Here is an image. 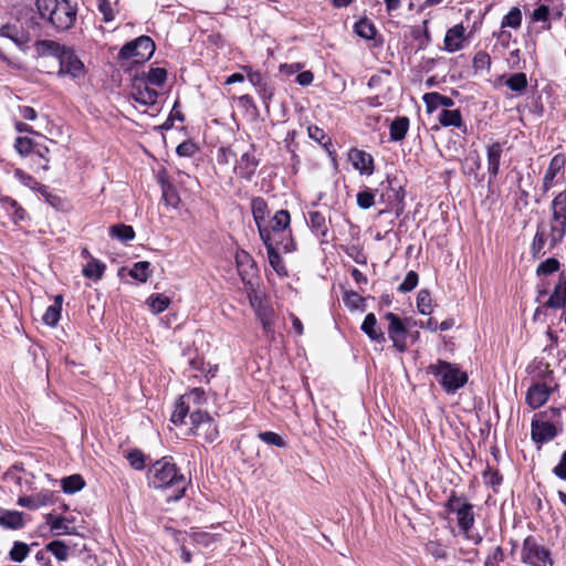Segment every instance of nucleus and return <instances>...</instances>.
Instances as JSON below:
<instances>
[{
	"mask_svg": "<svg viewBox=\"0 0 566 566\" xmlns=\"http://www.w3.org/2000/svg\"><path fill=\"white\" fill-rule=\"evenodd\" d=\"M549 219L537 224V230L531 244L534 258L545 254L544 248L548 243L549 250L556 248L566 234V191L558 192L549 205Z\"/></svg>",
	"mask_w": 566,
	"mask_h": 566,
	"instance_id": "f257e3e1",
	"label": "nucleus"
},
{
	"mask_svg": "<svg viewBox=\"0 0 566 566\" xmlns=\"http://www.w3.org/2000/svg\"><path fill=\"white\" fill-rule=\"evenodd\" d=\"M38 54L43 59L53 57L59 63L57 76H70L75 80L85 74L84 63L78 59L73 49L60 45L54 41L42 40L35 43Z\"/></svg>",
	"mask_w": 566,
	"mask_h": 566,
	"instance_id": "f03ea898",
	"label": "nucleus"
},
{
	"mask_svg": "<svg viewBox=\"0 0 566 566\" xmlns=\"http://www.w3.org/2000/svg\"><path fill=\"white\" fill-rule=\"evenodd\" d=\"M149 484L155 489L172 488L175 494L171 500L178 501L185 495L187 488L186 478L178 472L175 463L167 458L156 461L148 471Z\"/></svg>",
	"mask_w": 566,
	"mask_h": 566,
	"instance_id": "7ed1b4c3",
	"label": "nucleus"
},
{
	"mask_svg": "<svg viewBox=\"0 0 566 566\" xmlns=\"http://www.w3.org/2000/svg\"><path fill=\"white\" fill-rule=\"evenodd\" d=\"M38 10L57 30L70 29L76 20V7L71 0H36Z\"/></svg>",
	"mask_w": 566,
	"mask_h": 566,
	"instance_id": "20e7f679",
	"label": "nucleus"
},
{
	"mask_svg": "<svg viewBox=\"0 0 566 566\" xmlns=\"http://www.w3.org/2000/svg\"><path fill=\"white\" fill-rule=\"evenodd\" d=\"M290 223V212L281 209L274 213L270 220V224L266 226L271 242H274L285 253H290L296 248V244L291 237Z\"/></svg>",
	"mask_w": 566,
	"mask_h": 566,
	"instance_id": "39448f33",
	"label": "nucleus"
},
{
	"mask_svg": "<svg viewBox=\"0 0 566 566\" xmlns=\"http://www.w3.org/2000/svg\"><path fill=\"white\" fill-rule=\"evenodd\" d=\"M429 371L439 378V382L448 394H454L462 388L468 381V375L457 365L438 360L428 367Z\"/></svg>",
	"mask_w": 566,
	"mask_h": 566,
	"instance_id": "423d86ee",
	"label": "nucleus"
},
{
	"mask_svg": "<svg viewBox=\"0 0 566 566\" xmlns=\"http://www.w3.org/2000/svg\"><path fill=\"white\" fill-rule=\"evenodd\" d=\"M154 52V41L147 35H142L122 46L118 60L132 61L136 64L144 63L153 56Z\"/></svg>",
	"mask_w": 566,
	"mask_h": 566,
	"instance_id": "0eeeda50",
	"label": "nucleus"
},
{
	"mask_svg": "<svg viewBox=\"0 0 566 566\" xmlns=\"http://www.w3.org/2000/svg\"><path fill=\"white\" fill-rule=\"evenodd\" d=\"M521 559L531 566H553L551 553L533 536H527L522 546Z\"/></svg>",
	"mask_w": 566,
	"mask_h": 566,
	"instance_id": "6e6552de",
	"label": "nucleus"
},
{
	"mask_svg": "<svg viewBox=\"0 0 566 566\" xmlns=\"http://www.w3.org/2000/svg\"><path fill=\"white\" fill-rule=\"evenodd\" d=\"M260 165V159L255 154V146L250 145L249 149L244 151L237 160L234 172L242 179L251 181L255 176L256 169Z\"/></svg>",
	"mask_w": 566,
	"mask_h": 566,
	"instance_id": "1a4fd4ad",
	"label": "nucleus"
},
{
	"mask_svg": "<svg viewBox=\"0 0 566 566\" xmlns=\"http://www.w3.org/2000/svg\"><path fill=\"white\" fill-rule=\"evenodd\" d=\"M385 318L389 322L388 325V337L392 342L394 347H396L399 352L406 350V339H407V327L401 321V318L389 312L385 315Z\"/></svg>",
	"mask_w": 566,
	"mask_h": 566,
	"instance_id": "9d476101",
	"label": "nucleus"
},
{
	"mask_svg": "<svg viewBox=\"0 0 566 566\" xmlns=\"http://www.w3.org/2000/svg\"><path fill=\"white\" fill-rule=\"evenodd\" d=\"M130 97L145 106L154 105L157 102L158 93L145 82L144 77H136L129 93Z\"/></svg>",
	"mask_w": 566,
	"mask_h": 566,
	"instance_id": "9b49d317",
	"label": "nucleus"
},
{
	"mask_svg": "<svg viewBox=\"0 0 566 566\" xmlns=\"http://www.w3.org/2000/svg\"><path fill=\"white\" fill-rule=\"evenodd\" d=\"M557 434L558 429L552 422L536 418L532 420L531 436L536 443L548 442L553 440Z\"/></svg>",
	"mask_w": 566,
	"mask_h": 566,
	"instance_id": "f8f14e48",
	"label": "nucleus"
},
{
	"mask_svg": "<svg viewBox=\"0 0 566 566\" xmlns=\"http://www.w3.org/2000/svg\"><path fill=\"white\" fill-rule=\"evenodd\" d=\"M251 211L253 220L256 224L261 239L269 240V231L266 230V218H268V203L261 197H255L251 200Z\"/></svg>",
	"mask_w": 566,
	"mask_h": 566,
	"instance_id": "ddd939ff",
	"label": "nucleus"
},
{
	"mask_svg": "<svg viewBox=\"0 0 566 566\" xmlns=\"http://www.w3.org/2000/svg\"><path fill=\"white\" fill-rule=\"evenodd\" d=\"M566 165V158L563 154H556L549 161V165L543 177V191L547 192L554 184V179L558 172H560Z\"/></svg>",
	"mask_w": 566,
	"mask_h": 566,
	"instance_id": "4468645a",
	"label": "nucleus"
},
{
	"mask_svg": "<svg viewBox=\"0 0 566 566\" xmlns=\"http://www.w3.org/2000/svg\"><path fill=\"white\" fill-rule=\"evenodd\" d=\"M551 395V388L545 384H535L528 388L526 402L532 409H537L546 403Z\"/></svg>",
	"mask_w": 566,
	"mask_h": 566,
	"instance_id": "2eb2a0df",
	"label": "nucleus"
},
{
	"mask_svg": "<svg viewBox=\"0 0 566 566\" xmlns=\"http://www.w3.org/2000/svg\"><path fill=\"white\" fill-rule=\"evenodd\" d=\"M465 40V28L462 24H455L450 28L444 36L446 51L453 53L462 49L463 41Z\"/></svg>",
	"mask_w": 566,
	"mask_h": 566,
	"instance_id": "dca6fc26",
	"label": "nucleus"
},
{
	"mask_svg": "<svg viewBox=\"0 0 566 566\" xmlns=\"http://www.w3.org/2000/svg\"><path fill=\"white\" fill-rule=\"evenodd\" d=\"M502 153L503 147L499 142L490 144L486 148L488 172L490 175L489 182H492L500 171Z\"/></svg>",
	"mask_w": 566,
	"mask_h": 566,
	"instance_id": "f3484780",
	"label": "nucleus"
},
{
	"mask_svg": "<svg viewBox=\"0 0 566 566\" xmlns=\"http://www.w3.org/2000/svg\"><path fill=\"white\" fill-rule=\"evenodd\" d=\"M355 169L360 174L371 175L374 171V159L371 155L360 149H352L348 154Z\"/></svg>",
	"mask_w": 566,
	"mask_h": 566,
	"instance_id": "a211bd4d",
	"label": "nucleus"
},
{
	"mask_svg": "<svg viewBox=\"0 0 566 566\" xmlns=\"http://www.w3.org/2000/svg\"><path fill=\"white\" fill-rule=\"evenodd\" d=\"M52 501L53 493L46 490L32 495L20 496L18 500V504L30 510H38L42 506L52 503Z\"/></svg>",
	"mask_w": 566,
	"mask_h": 566,
	"instance_id": "6ab92c4d",
	"label": "nucleus"
},
{
	"mask_svg": "<svg viewBox=\"0 0 566 566\" xmlns=\"http://www.w3.org/2000/svg\"><path fill=\"white\" fill-rule=\"evenodd\" d=\"M261 240L266 248L269 263L272 266V269L276 272L277 275L287 276V270L285 268L284 261L277 251V249L280 248L274 242H271L270 238L269 240Z\"/></svg>",
	"mask_w": 566,
	"mask_h": 566,
	"instance_id": "aec40b11",
	"label": "nucleus"
},
{
	"mask_svg": "<svg viewBox=\"0 0 566 566\" xmlns=\"http://www.w3.org/2000/svg\"><path fill=\"white\" fill-rule=\"evenodd\" d=\"M235 263L241 280L244 283H251V276L255 271L252 256L243 250L238 251L235 254Z\"/></svg>",
	"mask_w": 566,
	"mask_h": 566,
	"instance_id": "412c9836",
	"label": "nucleus"
},
{
	"mask_svg": "<svg viewBox=\"0 0 566 566\" xmlns=\"http://www.w3.org/2000/svg\"><path fill=\"white\" fill-rule=\"evenodd\" d=\"M360 328L371 342L377 344H384L386 342L384 332L377 326V318L374 313L366 315Z\"/></svg>",
	"mask_w": 566,
	"mask_h": 566,
	"instance_id": "4be33fe9",
	"label": "nucleus"
},
{
	"mask_svg": "<svg viewBox=\"0 0 566 566\" xmlns=\"http://www.w3.org/2000/svg\"><path fill=\"white\" fill-rule=\"evenodd\" d=\"M439 123L444 126H453L467 133V126L459 109H442L438 115Z\"/></svg>",
	"mask_w": 566,
	"mask_h": 566,
	"instance_id": "5701e85b",
	"label": "nucleus"
},
{
	"mask_svg": "<svg viewBox=\"0 0 566 566\" xmlns=\"http://www.w3.org/2000/svg\"><path fill=\"white\" fill-rule=\"evenodd\" d=\"M547 306L552 308H560L566 304V277L560 276L555 285L552 295L547 301Z\"/></svg>",
	"mask_w": 566,
	"mask_h": 566,
	"instance_id": "b1692460",
	"label": "nucleus"
},
{
	"mask_svg": "<svg viewBox=\"0 0 566 566\" xmlns=\"http://www.w3.org/2000/svg\"><path fill=\"white\" fill-rule=\"evenodd\" d=\"M455 515L459 528L462 533L468 534L475 522L473 505L469 504L468 506H464L462 510L457 512Z\"/></svg>",
	"mask_w": 566,
	"mask_h": 566,
	"instance_id": "393cba45",
	"label": "nucleus"
},
{
	"mask_svg": "<svg viewBox=\"0 0 566 566\" xmlns=\"http://www.w3.org/2000/svg\"><path fill=\"white\" fill-rule=\"evenodd\" d=\"M0 525L6 528L19 530L23 527V514L18 511L0 510Z\"/></svg>",
	"mask_w": 566,
	"mask_h": 566,
	"instance_id": "a878e982",
	"label": "nucleus"
},
{
	"mask_svg": "<svg viewBox=\"0 0 566 566\" xmlns=\"http://www.w3.org/2000/svg\"><path fill=\"white\" fill-rule=\"evenodd\" d=\"M409 129V118L406 116L397 117L389 126V136L392 142H400L406 137Z\"/></svg>",
	"mask_w": 566,
	"mask_h": 566,
	"instance_id": "bb28decb",
	"label": "nucleus"
},
{
	"mask_svg": "<svg viewBox=\"0 0 566 566\" xmlns=\"http://www.w3.org/2000/svg\"><path fill=\"white\" fill-rule=\"evenodd\" d=\"M504 84L516 95H522L527 86H528V80L525 73L517 72L511 74L505 81Z\"/></svg>",
	"mask_w": 566,
	"mask_h": 566,
	"instance_id": "cd10ccee",
	"label": "nucleus"
},
{
	"mask_svg": "<svg viewBox=\"0 0 566 566\" xmlns=\"http://www.w3.org/2000/svg\"><path fill=\"white\" fill-rule=\"evenodd\" d=\"M423 101L429 112H432L438 107H452L454 105V101L451 97L441 95L437 92L426 94L423 96Z\"/></svg>",
	"mask_w": 566,
	"mask_h": 566,
	"instance_id": "c85d7f7f",
	"label": "nucleus"
},
{
	"mask_svg": "<svg viewBox=\"0 0 566 566\" xmlns=\"http://www.w3.org/2000/svg\"><path fill=\"white\" fill-rule=\"evenodd\" d=\"M62 302V295H56L54 298V303L50 305L46 308L45 313L43 314L42 319L44 324L49 326H55L59 323L61 317Z\"/></svg>",
	"mask_w": 566,
	"mask_h": 566,
	"instance_id": "c756f323",
	"label": "nucleus"
},
{
	"mask_svg": "<svg viewBox=\"0 0 566 566\" xmlns=\"http://www.w3.org/2000/svg\"><path fill=\"white\" fill-rule=\"evenodd\" d=\"M254 312H255V315L258 316V318L260 319L264 332L265 333L271 332L272 331V326H273L274 311L269 305V303L264 302L262 305L256 307L254 310Z\"/></svg>",
	"mask_w": 566,
	"mask_h": 566,
	"instance_id": "7c9ffc66",
	"label": "nucleus"
},
{
	"mask_svg": "<svg viewBox=\"0 0 566 566\" xmlns=\"http://www.w3.org/2000/svg\"><path fill=\"white\" fill-rule=\"evenodd\" d=\"M308 222L312 231L317 235L325 237L328 231L325 216L319 211L308 212Z\"/></svg>",
	"mask_w": 566,
	"mask_h": 566,
	"instance_id": "2f4dec72",
	"label": "nucleus"
},
{
	"mask_svg": "<svg viewBox=\"0 0 566 566\" xmlns=\"http://www.w3.org/2000/svg\"><path fill=\"white\" fill-rule=\"evenodd\" d=\"M106 266L103 262L92 259L82 270L85 277L98 281L103 277Z\"/></svg>",
	"mask_w": 566,
	"mask_h": 566,
	"instance_id": "473e14b6",
	"label": "nucleus"
},
{
	"mask_svg": "<svg viewBox=\"0 0 566 566\" xmlns=\"http://www.w3.org/2000/svg\"><path fill=\"white\" fill-rule=\"evenodd\" d=\"M61 483L63 492L67 494L78 492L85 485V481L80 474H72L70 476H66L62 479Z\"/></svg>",
	"mask_w": 566,
	"mask_h": 566,
	"instance_id": "72a5a7b5",
	"label": "nucleus"
},
{
	"mask_svg": "<svg viewBox=\"0 0 566 566\" xmlns=\"http://www.w3.org/2000/svg\"><path fill=\"white\" fill-rule=\"evenodd\" d=\"M149 268H150V263L148 261L136 262L129 270V275L133 279H135L142 283H145L150 275Z\"/></svg>",
	"mask_w": 566,
	"mask_h": 566,
	"instance_id": "f704fd0d",
	"label": "nucleus"
},
{
	"mask_svg": "<svg viewBox=\"0 0 566 566\" xmlns=\"http://www.w3.org/2000/svg\"><path fill=\"white\" fill-rule=\"evenodd\" d=\"M109 234L122 242H128L135 238L133 227L126 224H115L109 228Z\"/></svg>",
	"mask_w": 566,
	"mask_h": 566,
	"instance_id": "c9c22d12",
	"label": "nucleus"
},
{
	"mask_svg": "<svg viewBox=\"0 0 566 566\" xmlns=\"http://www.w3.org/2000/svg\"><path fill=\"white\" fill-rule=\"evenodd\" d=\"M142 77L145 78V82H148V85L161 86L166 82L167 71L163 67H151Z\"/></svg>",
	"mask_w": 566,
	"mask_h": 566,
	"instance_id": "e433bc0d",
	"label": "nucleus"
},
{
	"mask_svg": "<svg viewBox=\"0 0 566 566\" xmlns=\"http://www.w3.org/2000/svg\"><path fill=\"white\" fill-rule=\"evenodd\" d=\"M469 504L471 503L467 500L464 495H458L455 492H451L444 504V507L449 512L455 514L457 512L462 510L464 506H468Z\"/></svg>",
	"mask_w": 566,
	"mask_h": 566,
	"instance_id": "4c0bfd02",
	"label": "nucleus"
},
{
	"mask_svg": "<svg viewBox=\"0 0 566 566\" xmlns=\"http://www.w3.org/2000/svg\"><path fill=\"white\" fill-rule=\"evenodd\" d=\"M147 304L151 308L153 313L159 314L169 306L170 298L163 294H153L148 297Z\"/></svg>",
	"mask_w": 566,
	"mask_h": 566,
	"instance_id": "58836bf2",
	"label": "nucleus"
},
{
	"mask_svg": "<svg viewBox=\"0 0 566 566\" xmlns=\"http://www.w3.org/2000/svg\"><path fill=\"white\" fill-rule=\"evenodd\" d=\"M417 308L420 314L429 315L432 310V298L428 290H420L417 295Z\"/></svg>",
	"mask_w": 566,
	"mask_h": 566,
	"instance_id": "ea45409f",
	"label": "nucleus"
},
{
	"mask_svg": "<svg viewBox=\"0 0 566 566\" xmlns=\"http://www.w3.org/2000/svg\"><path fill=\"white\" fill-rule=\"evenodd\" d=\"M213 420L207 412L196 410L190 413V421L195 434H200L199 430L206 427L208 421Z\"/></svg>",
	"mask_w": 566,
	"mask_h": 566,
	"instance_id": "a19ab883",
	"label": "nucleus"
},
{
	"mask_svg": "<svg viewBox=\"0 0 566 566\" xmlns=\"http://www.w3.org/2000/svg\"><path fill=\"white\" fill-rule=\"evenodd\" d=\"M522 23V12L517 7H513L502 20V28L518 29Z\"/></svg>",
	"mask_w": 566,
	"mask_h": 566,
	"instance_id": "79ce46f5",
	"label": "nucleus"
},
{
	"mask_svg": "<svg viewBox=\"0 0 566 566\" xmlns=\"http://www.w3.org/2000/svg\"><path fill=\"white\" fill-rule=\"evenodd\" d=\"M46 549L59 560H66L69 557V546L62 541L49 543Z\"/></svg>",
	"mask_w": 566,
	"mask_h": 566,
	"instance_id": "37998d69",
	"label": "nucleus"
},
{
	"mask_svg": "<svg viewBox=\"0 0 566 566\" xmlns=\"http://www.w3.org/2000/svg\"><path fill=\"white\" fill-rule=\"evenodd\" d=\"M30 547L23 542H14L9 555L13 562L21 563L28 556Z\"/></svg>",
	"mask_w": 566,
	"mask_h": 566,
	"instance_id": "c03bdc74",
	"label": "nucleus"
},
{
	"mask_svg": "<svg viewBox=\"0 0 566 566\" xmlns=\"http://www.w3.org/2000/svg\"><path fill=\"white\" fill-rule=\"evenodd\" d=\"M427 554L431 555L434 559H446L447 548L438 541H429L424 547Z\"/></svg>",
	"mask_w": 566,
	"mask_h": 566,
	"instance_id": "a18cd8bd",
	"label": "nucleus"
},
{
	"mask_svg": "<svg viewBox=\"0 0 566 566\" xmlns=\"http://www.w3.org/2000/svg\"><path fill=\"white\" fill-rule=\"evenodd\" d=\"M259 439L270 446L286 448V441L276 432L263 431L258 434Z\"/></svg>",
	"mask_w": 566,
	"mask_h": 566,
	"instance_id": "49530a36",
	"label": "nucleus"
},
{
	"mask_svg": "<svg viewBox=\"0 0 566 566\" xmlns=\"http://www.w3.org/2000/svg\"><path fill=\"white\" fill-rule=\"evenodd\" d=\"M356 33L364 39L371 40L376 34L375 27L369 23L367 20H360L355 24Z\"/></svg>",
	"mask_w": 566,
	"mask_h": 566,
	"instance_id": "de8ad7c7",
	"label": "nucleus"
},
{
	"mask_svg": "<svg viewBox=\"0 0 566 566\" xmlns=\"http://www.w3.org/2000/svg\"><path fill=\"white\" fill-rule=\"evenodd\" d=\"M189 408L190 406L185 401V399H179V401L177 402L176 405V408L171 415V421L174 423H182L188 411H189Z\"/></svg>",
	"mask_w": 566,
	"mask_h": 566,
	"instance_id": "09e8293b",
	"label": "nucleus"
},
{
	"mask_svg": "<svg viewBox=\"0 0 566 566\" xmlns=\"http://www.w3.org/2000/svg\"><path fill=\"white\" fill-rule=\"evenodd\" d=\"M375 203V193L370 189H366L357 193V205L360 209H369Z\"/></svg>",
	"mask_w": 566,
	"mask_h": 566,
	"instance_id": "8fccbe9b",
	"label": "nucleus"
},
{
	"mask_svg": "<svg viewBox=\"0 0 566 566\" xmlns=\"http://www.w3.org/2000/svg\"><path fill=\"white\" fill-rule=\"evenodd\" d=\"M308 137L324 147H327V145H331V138L326 136L325 132L317 127V126H310L307 128Z\"/></svg>",
	"mask_w": 566,
	"mask_h": 566,
	"instance_id": "3c124183",
	"label": "nucleus"
},
{
	"mask_svg": "<svg viewBox=\"0 0 566 566\" xmlns=\"http://www.w3.org/2000/svg\"><path fill=\"white\" fill-rule=\"evenodd\" d=\"M418 281V274L415 271H409L406 274L403 282L398 286V291L401 293L410 292L417 286Z\"/></svg>",
	"mask_w": 566,
	"mask_h": 566,
	"instance_id": "603ef678",
	"label": "nucleus"
},
{
	"mask_svg": "<svg viewBox=\"0 0 566 566\" xmlns=\"http://www.w3.org/2000/svg\"><path fill=\"white\" fill-rule=\"evenodd\" d=\"M559 269V261L555 258H549L537 266V274L547 275L556 272Z\"/></svg>",
	"mask_w": 566,
	"mask_h": 566,
	"instance_id": "864d4df0",
	"label": "nucleus"
},
{
	"mask_svg": "<svg viewBox=\"0 0 566 566\" xmlns=\"http://www.w3.org/2000/svg\"><path fill=\"white\" fill-rule=\"evenodd\" d=\"M472 65L475 71L489 70L491 66V57L486 52L480 51L474 55Z\"/></svg>",
	"mask_w": 566,
	"mask_h": 566,
	"instance_id": "5fc2aeb1",
	"label": "nucleus"
},
{
	"mask_svg": "<svg viewBox=\"0 0 566 566\" xmlns=\"http://www.w3.org/2000/svg\"><path fill=\"white\" fill-rule=\"evenodd\" d=\"M190 406V402L195 405H201L205 401V390L201 388H193L188 394L180 397Z\"/></svg>",
	"mask_w": 566,
	"mask_h": 566,
	"instance_id": "6e6d98bb",
	"label": "nucleus"
},
{
	"mask_svg": "<svg viewBox=\"0 0 566 566\" xmlns=\"http://www.w3.org/2000/svg\"><path fill=\"white\" fill-rule=\"evenodd\" d=\"M129 465L135 470H142L145 467V457L139 450H133L127 454Z\"/></svg>",
	"mask_w": 566,
	"mask_h": 566,
	"instance_id": "4d7b16f0",
	"label": "nucleus"
},
{
	"mask_svg": "<svg viewBox=\"0 0 566 566\" xmlns=\"http://www.w3.org/2000/svg\"><path fill=\"white\" fill-rule=\"evenodd\" d=\"M14 177L17 180H19L23 186L35 190V187L39 185V182L30 175L24 172L22 169H15L14 170Z\"/></svg>",
	"mask_w": 566,
	"mask_h": 566,
	"instance_id": "13d9d810",
	"label": "nucleus"
},
{
	"mask_svg": "<svg viewBox=\"0 0 566 566\" xmlns=\"http://www.w3.org/2000/svg\"><path fill=\"white\" fill-rule=\"evenodd\" d=\"M14 148L17 151L23 156L33 151V145L30 138L28 137H18L15 139Z\"/></svg>",
	"mask_w": 566,
	"mask_h": 566,
	"instance_id": "bf43d9fd",
	"label": "nucleus"
},
{
	"mask_svg": "<svg viewBox=\"0 0 566 566\" xmlns=\"http://www.w3.org/2000/svg\"><path fill=\"white\" fill-rule=\"evenodd\" d=\"M198 147L191 140L184 142L177 146V154L181 157H191L196 154Z\"/></svg>",
	"mask_w": 566,
	"mask_h": 566,
	"instance_id": "052dcab7",
	"label": "nucleus"
},
{
	"mask_svg": "<svg viewBox=\"0 0 566 566\" xmlns=\"http://www.w3.org/2000/svg\"><path fill=\"white\" fill-rule=\"evenodd\" d=\"M191 541L196 544L208 547L214 542V535L207 532H196L191 535Z\"/></svg>",
	"mask_w": 566,
	"mask_h": 566,
	"instance_id": "680f3d73",
	"label": "nucleus"
},
{
	"mask_svg": "<svg viewBox=\"0 0 566 566\" xmlns=\"http://www.w3.org/2000/svg\"><path fill=\"white\" fill-rule=\"evenodd\" d=\"M46 523L50 525L52 531L61 533V531L67 530V525L65 524V520L61 516H54L49 514L46 516Z\"/></svg>",
	"mask_w": 566,
	"mask_h": 566,
	"instance_id": "e2e57ef3",
	"label": "nucleus"
},
{
	"mask_svg": "<svg viewBox=\"0 0 566 566\" xmlns=\"http://www.w3.org/2000/svg\"><path fill=\"white\" fill-rule=\"evenodd\" d=\"M98 9L104 17V21L109 22L114 20V11L108 0H98Z\"/></svg>",
	"mask_w": 566,
	"mask_h": 566,
	"instance_id": "0e129e2a",
	"label": "nucleus"
},
{
	"mask_svg": "<svg viewBox=\"0 0 566 566\" xmlns=\"http://www.w3.org/2000/svg\"><path fill=\"white\" fill-rule=\"evenodd\" d=\"M363 301V297L356 292H346L344 295L345 304L352 308H358Z\"/></svg>",
	"mask_w": 566,
	"mask_h": 566,
	"instance_id": "69168bd1",
	"label": "nucleus"
},
{
	"mask_svg": "<svg viewBox=\"0 0 566 566\" xmlns=\"http://www.w3.org/2000/svg\"><path fill=\"white\" fill-rule=\"evenodd\" d=\"M548 15H549V8L548 6L546 4H541L538 6L534 11H533V14H532V19L533 21L535 22H538V21H547L548 20Z\"/></svg>",
	"mask_w": 566,
	"mask_h": 566,
	"instance_id": "338daca9",
	"label": "nucleus"
},
{
	"mask_svg": "<svg viewBox=\"0 0 566 566\" xmlns=\"http://www.w3.org/2000/svg\"><path fill=\"white\" fill-rule=\"evenodd\" d=\"M553 472L557 478L566 480V451L562 454V458L558 464L553 469Z\"/></svg>",
	"mask_w": 566,
	"mask_h": 566,
	"instance_id": "774afa93",
	"label": "nucleus"
}]
</instances>
